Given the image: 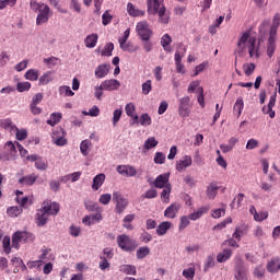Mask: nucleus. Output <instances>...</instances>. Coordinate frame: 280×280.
Listing matches in <instances>:
<instances>
[{
  "label": "nucleus",
  "instance_id": "nucleus-24",
  "mask_svg": "<svg viewBox=\"0 0 280 280\" xmlns=\"http://www.w3.org/2000/svg\"><path fill=\"white\" fill-rule=\"evenodd\" d=\"M163 5V0H148V12L149 14H156L159 8Z\"/></svg>",
  "mask_w": 280,
  "mask_h": 280
},
{
  "label": "nucleus",
  "instance_id": "nucleus-7",
  "mask_svg": "<svg viewBox=\"0 0 280 280\" xmlns=\"http://www.w3.org/2000/svg\"><path fill=\"white\" fill-rule=\"evenodd\" d=\"M190 102H191V98L189 96H184L179 100L178 113H179V116L183 117L184 119L189 117L191 113V105H189Z\"/></svg>",
  "mask_w": 280,
  "mask_h": 280
},
{
  "label": "nucleus",
  "instance_id": "nucleus-6",
  "mask_svg": "<svg viewBox=\"0 0 280 280\" xmlns=\"http://www.w3.org/2000/svg\"><path fill=\"white\" fill-rule=\"evenodd\" d=\"M136 32L140 36L141 40H150L152 36V30H150V24L145 21L138 22L136 25Z\"/></svg>",
  "mask_w": 280,
  "mask_h": 280
},
{
  "label": "nucleus",
  "instance_id": "nucleus-54",
  "mask_svg": "<svg viewBox=\"0 0 280 280\" xmlns=\"http://www.w3.org/2000/svg\"><path fill=\"white\" fill-rule=\"evenodd\" d=\"M266 275V269L264 266L259 265L254 269V277H257V279H264V276Z\"/></svg>",
  "mask_w": 280,
  "mask_h": 280
},
{
  "label": "nucleus",
  "instance_id": "nucleus-8",
  "mask_svg": "<svg viewBox=\"0 0 280 280\" xmlns=\"http://www.w3.org/2000/svg\"><path fill=\"white\" fill-rule=\"evenodd\" d=\"M113 200L116 202V213H124V211H126V207H128V199L124 198L121 192L114 191Z\"/></svg>",
  "mask_w": 280,
  "mask_h": 280
},
{
  "label": "nucleus",
  "instance_id": "nucleus-45",
  "mask_svg": "<svg viewBox=\"0 0 280 280\" xmlns=\"http://www.w3.org/2000/svg\"><path fill=\"white\" fill-rule=\"evenodd\" d=\"M10 244H11L10 236H4L2 240V247L5 255H10V253L12 252V246H10Z\"/></svg>",
  "mask_w": 280,
  "mask_h": 280
},
{
  "label": "nucleus",
  "instance_id": "nucleus-40",
  "mask_svg": "<svg viewBox=\"0 0 280 280\" xmlns=\"http://www.w3.org/2000/svg\"><path fill=\"white\" fill-rule=\"evenodd\" d=\"M183 277H185V279L187 280H194V278L196 277V267L190 266L189 268L184 269Z\"/></svg>",
  "mask_w": 280,
  "mask_h": 280
},
{
  "label": "nucleus",
  "instance_id": "nucleus-33",
  "mask_svg": "<svg viewBox=\"0 0 280 280\" xmlns=\"http://www.w3.org/2000/svg\"><path fill=\"white\" fill-rule=\"evenodd\" d=\"M279 25H280V14L276 13L273 16L272 25L270 27L269 36L277 37V30H279Z\"/></svg>",
  "mask_w": 280,
  "mask_h": 280
},
{
  "label": "nucleus",
  "instance_id": "nucleus-23",
  "mask_svg": "<svg viewBox=\"0 0 280 280\" xmlns=\"http://www.w3.org/2000/svg\"><path fill=\"white\" fill-rule=\"evenodd\" d=\"M156 14H159V21L160 23H163L164 25H167L170 23V13H167V10L164 5H160V8L156 11Z\"/></svg>",
  "mask_w": 280,
  "mask_h": 280
},
{
  "label": "nucleus",
  "instance_id": "nucleus-22",
  "mask_svg": "<svg viewBox=\"0 0 280 280\" xmlns=\"http://www.w3.org/2000/svg\"><path fill=\"white\" fill-rule=\"evenodd\" d=\"M276 49H277V37L269 35L268 45H267V56L269 58H272V56H275Z\"/></svg>",
  "mask_w": 280,
  "mask_h": 280
},
{
  "label": "nucleus",
  "instance_id": "nucleus-39",
  "mask_svg": "<svg viewBox=\"0 0 280 280\" xmlns=\"http://www.w3.org/2000/svg\"><path fill=\"white\" fill-rule=\"evenodd\" d=\"M60 119H62V114L52 113L50 119L47 120V124L48 126H56L57 124H60Z\"/></svg>",
  "mask_w": 280,
  "mask_h": 280
},
{
  "label": "nucleus",
  "instance_id": "nucleus-44",
  "mask_svg": "<svg viewBox=\"0 0 280 280\" xmlns=\"http://www.w3.org/2000/svg\"><path fill=\"white\" fill-rule=\"evenodd\" d=\"M30 89H32V83L30 82H19L16 84V91L19 93H25V91H30Z\"/></svg>",
  "mask_w": 280,
  "mask_h": 280
},
{
  "label": "nucleus",
  "instance_id": "nucleus-63",
  "mask_svg": "<svg viewBox=\"0 0 280 280\" xmlns=\"http://www.w3.org/2000/svg\"><path fill=\"white\" fill-rule=\"evenodd\" d=\"M113 196L110 194H103L100 196L98 198V202L101 205H108V202H110Z\"/></svg>",
  "mask_w": 280,
  "mask_h": 280
},
{
  "label": "nucleus",
  "instance_id": "nucleus-43",
  "mask_svg": "<svg viewBox=\"0 0 280 280\" xmlns=\"http://www.w3.org/2000/svg\"><path fill=\"white\" fill-rule=\"evenodd\" d=\"M60 137H67V132H65V129L62 127H57L51 135L52 141H56L57 139H60Z\"/></svg>",
  "mask_w": 280,
  "mask_h": 280
},
{
  "label": "nucleus",
  "instance_id": "nucleus-4",
  "mask_svg": "<svg viewBox=\"0 0 280 280\" xmlns=\"http://www.w3.org/2000/svg\"><path fill=\"white\" fill-rule=\"evenodd\" d=\"M21 242H34V234L30 232L18 231L12 235V248L19 250L21 248Z\"/></svg>",
  "mask_w": 280,
  "mask_h": 280
},
{
  "label": "nucleus",
  "instance_id": "nucleus-36",
  "mask_svg": "<svg viewBox=\"0 0 280 280\" xmlns=\"http://www.w3.org/2000/svg\"><path fill=\"white\" fill-rule=\"evenodd\" d=\"M40 73L36 69H30L25 72L24 78L25 80H30L31 82H36Z\"/></svg>",
  "mask_w": 280,
  "mask_h": 280
},
{
  "label": "nucleus",
  "instance_id": "nucleus-30",
  "mask_svg": "<svg viewBox=\"0 0 280 280\" xmlns=\"http://www.w3.org/2000/svg\"><path fill=\"white\" fill-rule=\"evenodd\" d=\"M127 12H128L129 16H144L145 15V11L135 8V4H132V2H129L127 4Z\"/></svg>",
  "mask_w": 280,
  "mask_h": 280
},
{
  "label": "nucleus",
  "instance_id": "nucleus-57",
  "mask_svg": "<svg viewBox=\"0 0 280 280\" xmlns=\"http://www.w3.org/2000/svg\"><path fill=\"white\" fill-rule=\"evenodd\" d=\"M140 125L141 126H152V117H150L148 114H142L140 116Z\"/></svg>",
  "mask_w": 280,
  "mask_h": 280
},
{
  "label": "nucleus",
  "instance_id": "nucleus-60",
  "mask_svg": "<svg viewBox=\"0 0 280 280\" xmlns=\"http://www.w3.org/2000/svg\"><path fill=\"white\" fill-rule=\"evenodd\" d=\"M159 196V192L156 189H149L144 192V195L141 196V198H147L148 200H152V198H156Z\"/></svg>",
  "mask_w": 280,
  "mask_h": 280
},
{
  "label": "nucleus",
  "instance_id": "nucleus-11",
  "mask_svg": "<svg viewBox=\"0 0 280 280\" xmlns=\"http://www.w3.org/2000/svg\"><path fill=\"white\" fill-rule=\"evenodd\" d=\"M275 104H277V93L271 95L268 105L262 107L264 115H269L270 119H275L276 116L275 110H272Z\"/></svg>",
  "mask_w": 280,
  "mask_h": 280
},
{
  "label": "nucleus",
  "instance_id": "nucleus-28",
  "mask_svg": "<svg viewBox=\"0 0 280 280\" xmlns=\"http://www.w3.org/2000/svg\"><path fill=\"white\" fill-rule=\"evenodd\" d=\"M104 180H106L105 174L101 173V174L96 175L93 178V184H92L93 191H97L100 189V187H102V185H104Z\"/></svg>",
  "mask_w": 280,
  "mask_h": 280
},
{
  "label": "nucleus",
  "instance_id": "nucleus-17",
  "mask_svg": "<svg viewBox=\"0 0 280 280\" xmlns=\"http://www.w3.org/2000/svg\"><path fill=\"white\" fill-rule=\"evenodd\" d=\"M109 71H110V65L102 63L96 67L94 74H95V78H97V80H102V78H106L108 75Z\"/></svg>",
  "mask_w": 280,
  "mask_h": 280
},
{
  "label": "nucleus",
  "instance_id": "nucleus-46",
  "mask_svg": "<svg viewBox=\"0 0 280 280\" xmlns=\"http://www.w3.org/2000/svg\"><path fill=\"white\" fill-rule=\"evenodd\" d=\"M59 94L66 95V97H73L75 95L74 92L71 91V88L69 85H62L59 88Z\"/></svg>",
  "mask_w": 280,
  "mask_h": 280
},
{
  "label": "nucleus",
  "instance_id": "nucleus-51",
  "mask_svg": "<svg viewBox=\"0 0 280 280\" xmlns=\"http://www.w3.org/2000/svg\"><path fill=\"white\" fill-rule=\"evenodd\" d=\"M113 49H115V45L113 43H107L102 50L101 56H113Z\"/></svg>",
  "mask_w": 280,
  "mask_h": 280
},
{
  "label": "nucleus",
  "instance_id": "nucleus-9",
  "mask_svg": "<svg viewBox=\"0 0 280 280\" xmlns=\"http://www.w3.org/2000/svg\"><path fill=\"white\" fill-rule=\"evenodd\" d=\"M51 15V9L49 5L44 4L42 7V10L38 11L37 18H36V25H43L44 23H47L49 21V16Z\"/></svg>",
  "mask_w": 280,
  "mask_h": 280
},
{
  "label": "nucleus",
  "instance_id": "nucleus-13",
  "mask_svg": "<svg viewBox=\"0 0 280 280\" xmlns=\"http://www.w3.org/2000/svg\"><path fill=\"white\" fill-rule=\"evenodd\" d=\"M178 211H180V203L174 202L165 209L164 218L174 220V218H176V215H178Z\"/></svg>",
  "mask_w": 280,
  "mask_h": 280
},
{
  "label": "nucleus",
  "instance_id": "nucleus-64",
  "mask_svg": "<svg viewBox=\"0 0 280 280\" xmlns=\"http://www.w3.org/2000/svg\"><path fill=\"white\" fill-rule=\"evenodd\" d=\"M36 170H40L42 172H45L47 170V162H45L43 159H38L35 162Z\"/></svg>",
  "mask_w": 280,
  "mask_h": 280
},
{
  "label": "nucleus",
  "instance_id": "nucleus-58",
  "mask_svg": "<svg viewBox=\"0 0 280 280\" xmlns=\"http://www.w3.org/2000/svg\"><path fill=\"white\" fill-rule=\"evenodd\" d=\"M113 22V15L109 11H105L102 15V23L103 25H109Z\"/></svg>",
  "mask_w": 280,
  "mask_h": 280
},
{
  "label": "nucleus",
  "instance_id": "nucleus-37",
  "mask_svg": "<svg viewBox=\"0 0 280 280\" xmlns=\"http://www.w3.org/2000/svg\"><path fill=\"white\" fill-rule=\"evenodd\" d=\"M172 194V184H167L162 190L161 200L167 205L170 202V195Z\"/></svg>",
  "mask_w": 280,
  "mask_h": 280
},
{
  "label": "nucleus",
  "instance_id": "nucleus-1",
  "mask_svg": "<svg viewBox=\"0 0 280 280\" xmlns=\"http://www.w3.org/2000/svg\"><path fill=\"white\" fill-rule=\"evenodd\" d=\"M248 49L249 58H259V45H257V37L250 36V33L245 32L238 38L236 54L242 56L244 54V49Z\"/></svg>",
  "mask_w": 280,
  "mask_h": 280
},
{
  "label": "nucleus",
  "instance_id": "nucleus-53",
  "mask_svg": "<svg viewBox=\"0 0 280 280\" xmlns=\"http://www.w3.org/2000/svg\"><path fill=\"white\" fill-rule=\"evenodd\" d=\"M44 5L46 4L43 2H37L36 0H31L30 2V7H31V10H33V12H39Z\"/></svg>",
  "mask_w": 280,
  "mask_h": 280
},
{
  "label": "nucleus",
  "instance_id": "nucleus-56",
  "mask_svg": "<svg viewBox=\"0 0 280 280\" xmlns=\"http://www.w3.org/2000/svg\"><path fill=\"white\" fill-rule=\"evenodd\" d=\"M255 63H245L243 65V70L245 75H253V73L255 72Z\"/></svg>",
  "mask_w": 280,
  "mask_h": 280
},
{
  "label": "nucleus",
  "instance_id": "nucleus-55",
  "mask_svg": "<svg viewBox=\"0 0 280 280\" xmlns=\"http://www.w3.org/2000/svg\"><path fill=\"white\" fill-rule=\"evenodd\" d=\"M84 207H85L86 211L100 212V206L93 201H85Z\"/></svg>",
  "mask_w": 280,
  "mask_h": 280
},
{
  "label": "nucleus",
  "instance_id": "nucleus-5",
  "mask_svg": "<svg viewBox=\"0 0 280 280\" xmlns=\"http://www.w3.org/2000/svg\"><path fill=\"white\" fill-rule=\"evenodd\" d=\"M117 244L121 250H125V253H132V250L137 248V243L126 234L117 236Z\"/></svg>",
  "mask_w": 280,
  "mask_h": 280
},
{
  "label": "nucleus",
  "instance_id": "nucleus-10",
  "mask_svg": "<svg viewBox=\"0 0 280 280\" xmlns=\"http://www.w3.org/2000/svg\"><path fill=\"white\" fill-rule=\"evenodd\" d=\"M116 171L120 176H127V178L137 176V168L132 165H118Z\"/></svg>",
  "mask_w": 280,
  "mask_h": 280
},
{
  "label": "nucleus",
  "instance_id": "nucleus-38",
  "mask_svg": "<svg viewBox=\"0 0 280 280\" xmlns=\"http://www.w3.org/2000/svg\"><path fill=\"white\" fill-rule=\"evenodd\" d=\"M119 270L124 272V275H137V267L132 265H121Z\"/></svg>",
  "mask_w": 280,
  "mask_h": 280
},
{
  "label": "nucleus",
  "instance_id": "nucleus-31",
  "mask_svg": "<svg viewBox=\"0 0 280 280\" xmlns=\"http://www.w3.org/2000/svg\"><path fill=\"white\" fill-rule=\"evenodd\" d=\"M161 45L164 49V51H172V36H170V34H164L161 38Z\"/></svg>",
  "mask_w": 280,
  "mask_h": 280
},
{
  "label": "nucleus",
  "instance_id": "nucleus-16",
  "mask_svg": "<svg viewBox=\"0 0 280 280\" xmlns=\"http://www.w3.org/2000/svg\"><path fill=\"white\" fill-rule=\"evenodd\" d=\"M101 84L104 91H117L121 86V83L117 79L105 80Z\"/></svg>",
  "mask_w": 280,
  "mask_h": 280
},
{
  "label": "nucleus",
  "instance_id": "nucleus-20",
  "mask_svg": "<svg viewBox=\"0 0 280 280\" xmlns=\"http://www.w3.org/2000/svg\"><path fill=\"white\" fill-rule=\"evenodd\" d=\"M233 257V249L225 248L217 255L218 264H224L229 261V259Z\"/></svg>",
  "mask_w": 280,
  "mask_h": 280
},
{
  "label": "nucleus",
  "instance_id": "nucleus-59",
  "mask_svg": "<svg viewBox=\"0 0 280 280\" xmlns=\"http://www.w3.org/2000/svg\"><path fill=\"white\" fill-rule=\"evenodd\" d=\"M150 91H152V80H147L142 84V93L143 95H150Z\"/></svg>",
  "mask_w": 280,
  "mask_h": 280
},
{
  "label": "nucleus",
  "instance_id": "nucleus-19",
  "mask_svg": "<svg viewBox=\"0 0 280 280\" xmlns=\"http://www.w3.org/2000/svg\"><path fill=\"white\" fill-rule=\"evenodd\" d=\"M191 156L185 155L182 160H178L176 162V170L177 172H183L184 170H187V167H191Z\"/></svg>",
  "mask_w": 280,
  "mask_h": 280
},
{
  "label": "nucleus",
  "instance_id": "nucleus-25",
  "mask_svg": "<svg viewBox=\"0 0 280 280\" xmlns=\"http://www.w3.org/2000/svg\"><path fill=\"white\" fill-rule=\"evenodd\" d=\"M218 189H220L218 182L210 183V185L207 187V197L209 200L215 199V196H218Z\"/></svg>",
  "mask_w": 280,
  "mask_h": 280
},
{
  "label": "nucleus",
  "instance_id": "nucleus-47",
  "mask_svg": "<svg viewBox=\"0 0 280 280\" xmlns=\"http://www.w3.org/2000/svg\"><path fill=\"white\" fill-rule=\"evenodd\" d=\"M4 150H8L10 156H14L16 154V142L8 141L4 144Z\"/></svg>",
  "mask_w": 280,
  "mask_h": 280
},
{
  "label": "nucleus",
  "instance_id": "nucleus-35",
  "mask_svg": "<svg viewBox=\"0 0 280 280\" xmlns=\"http://www.w3.org/2000/svg\"><path fill=\"white\" fill-rule=\"evenodd\" d=\"M91 145H93V143H91V140L89 139H85L81 142L80 151L83 156H89V152H91Z\"/></svg>",
  "mask_w": 280,
  "mask_h": 280
},
{
  "label": "nucleus",
  "instance_id": "nucleus-29",
  "mask_svg": "<svg viewBox=\"0 0 280 280\" xmlns=\"http://www.w3.org/2000/svg\"><path fill=\"white\" fill-rule=\"evenodd\" d=\"M98 38L100 36L95 33L88 35L84 39L85 47H88V49H93V47L97 45Z\"/></svg>",
  "mask_w": 280,
  "mask_h": 280
},
{
  "label": "nucleus",
  "instance_id": "nucleus-42",
  "mask_svg": "<svg viewBox=\"0 0 280 280\" xmlns=\"http://www.w3.org/2000/svg\"><path fill=\"white\" fill-rule=\"evenodd\" d=\"M159 145V142L156 141V138L150 137L144 142V150H152V148H156Z\"/></svg>",
  "mask_w": 280,
  "mask_h": 280
},
{
  "label": "nucleus",
  "instance_id": "nucleus-2",
  "mask_svg": "<svg viewBox=\"0 0 280 280\" xmlns=\"http://www.w3.org/2000/svg\"><path fill=\"white\" fill-rule=\"evenodd\" d=\"M60 212V205L46 200L42 203V208L37 210L35 222L37 226H45L49 215H58Z\"/></svg>",
  "mask_w": 280,
  "mask_h": 280
},
{
  "label": "nucleus",
  "instance_id": "nucleus-14",
  "mask_svg": "<svg viewBox=\"0 0 280 280\" xmlns=\"http://www.w3.org/2000/svg\"><path fill=\"white\" fill-rule=\"evenodd\" d=\"M153 185L158 189H163V188L167 187V185H170V173H164V174L159 175L155 178Z\"/></svg>",
  "mask_w": 280,
  "mask_h": 280
},
{
  "label": "nucleus",
  "instance_id": "nucleus-61",
  "mask_svg": "<svg viewBox=\"0 0 280 280\" xmlns=\"http://www.w3.org/2000/svg\"><path fill=\"white\" fill-rule=\"evenodd\" d=\"M10 62V56L8 52L2 51L0 54V67H5Z\"/></svg>",
  "mask_w": 280,
  "mask_h": 280
},
{
  "label": "nucleus",
  "instance_id": "nucleus-32",
  "mask_svg": "<svg viewBox=\"0 0 280 280\" xmlns=\"http://www.w3.org/2000/svg\"><path fill=\"white\" fill-rule=\"evenodd\" d=\"M233 110L237 118L242 117V110H244V98L242 96L236 100Z\"/></svg>",
  "mask_w": 280,
  "mask_h": 280
},
{
  "label": "nucleus",
  "instance_id": "nucleus-26",
  "mask_svg": "<svg viewBox=\"0 0 280 280\" xmlns=\"http://www.w3.org/2000/svg\"><path fill=\"white\" fill-rule=\"evenodd\" d=\"M0 128H3L4 130H8L9 132H16V125L12 122V119L7 118L0 120Z\"/></svg>",
  "mask_w": 280,
  "mask_h": 280
},
{
  "label": "nucleus",
  "instance_id": "nucleus-18",
  "mask_svg": "<svg viewBox=\"0 0 280 280\" xmlns=\"http://www.w3.org/2000/svg\"><path fill=\"white\" fill-rule=\"evenodd\" d=\"M280 270V258L279 257H272L267 262V272H270L271 275H275L279 272Z\"/></svg>",
  "mask_w": 280,
  "mask_h": 280
},
{
  "label": "nucleus",
  "instance_id": "nucleus-41",
  "mask_svg": "<svg viewBox=\"0 0 280 280\" xmlns=\"http://www.w3.org/2000/svg\"><path fill=\"white\" fill-rule=\"evenodd\" d=\"M148 255H150V247L148 246L140 247L136 253L137 259H145Z\"/></svg>",
  "mask_w": 280,
  "mask_h": 280
},
{
  "label": "nucleus",
  "instance_id": "nucleus-62",
  "mask_svg": "<svg viewBox=\"0 0 280 280\" xmlns=\"http://www.w3.org/2000/svg\"><path fill=\"white\" fill-rule=\"evenodd\" d=\"M154 163L156 165H163V163H165V155L163 154V152L155 153Z\"/></svg>",
  "mask_w": 280,
  "mask_h": 280
},
{
  "label": "nucleus",
  "instance_id": "nucleus-3",
  "mask_svg": "<svg viewBox=\"0 0 280 280\" xmlns=\"http://www.w3.org/2000/svg\"><path fill=\"white\" fill-rule=\"evenodd\" d=\"M208 212H209V207H201L197 211L190 213L188 217L187 215L180 217L178 230L185 231V229L188 228L190 224L189 220H192V221L200 220V217L205 215V213H208Z\"/></svg>",
  "mask_w": 280,
  "mask_h": 280
},
{
  "label": "nucleus",
  "instance_id": "nucleus-12",
  "mask_svg": "<svg viewBox=\"0 0 280 280\" xmlns=\"http://www.w3.org/2000/svg\"><path fill=\"white\" fill-rule=\"evenodd\" d=\"M104 218L102 217V212H96L95 214L85 215L82 219V222L85 226H93V224H97V222H102Z\"/></svg>",
  "mask_w": 280,
  "mask_h": 280
},
{
  "label": "nucleus",
  "instance_id": "nucleus-21",
  "mask_svg": "<svg viewBox=\"0 0 280 280\" xmlns=\"http://www.w3.org/2000/svg\"><path fill=\"white\" fill-rule=\"evenodd\" d=\"M36 180H38V176L32 174V175H26L24 177H21L19 179V183L20 185H22V187H32V185H34Z\"/></svg>",
  "mask_w": 280,
  "mask_h": 280
},
{
  "label": "nucleus",
  "instance_id": "nucleus-48",
  "mask_svg": "<svg viewBox=\"0 0 280 280\" xmlns=\"http://www.w3.org/2000/svg\"><path fill=\"white\" fill-rule=\"evenodd\" d=\"M15 133V138L18 139V141H25V139H27V130L26 129H19V127L16 128V130L14 131Z\"/></svg>",
  "mask_w": 280,
  "mask_h": 280
},
{
  "label": "nucleus",
  "instance_id": "nucleus-15",
  "mask_svg": "<svg viewBox=\"0 0 280 280\" xmlns=\"http://www.w3.org/2000/svg\"><path fill=\"white\" fill-rule=\"evenodd\" d=\"M234 270L236 280H248V278L246 277V267L244 266V261L238 260Z\"/></svg>",
  "mask_w": 280,
  "mask_h": 280
},
{
  "label": "nucleus",
  "instance_id": "nucleus-52",
  "mask_svg": "<svg viewBox=\"0 0 280 280\" xmlns=\"http://www.w3.org/2000/svg\"><path fill=\"white\" fill-rule=\"evenodd\" d=\"M51 82V72H46L39 78V85L45 86Z\"/></svg>",
  "mask_w": 280,
  "mask_h": 280
},
{
  "label": "nucleus",
  "instance_id": "nucleus-50",
  "mask_svg": "<svg viewBox=\"0 0 280 280\" xmlns=\"http://www.w3.org/2000/svg\"><path fill=\"white\" fill-rule=\"evenodd\" d=\"M125 113L128 117H132L135 113H137V106H135V103H128L125 106Z\"/></svg>",
  "mask_w": 280,
  "mask_h": 280
},
{
  "label": "nucleus",
  "instance_id": "nucleus-49",
  "mask_svg": "<svg viewBox=\"0 0 280 280\" xmlns=\"http://www.w3.org/2000/svg\"><path fill=\"white\" fill-rule=\"evenodd\" d=\"M213 266H215V259L213 256H208L203 265V272H208L210 268H213Z\"/></svg>",
  "mask_w": 280,
  "mask_h": 280
},
{
  "label": "nucleus",
  "instance_id": "nucleus-27",
  "mask_svg": "<svg viewBox=\"0 0 280 280\" xmlns=\"http://www.w3.org/2000/svg\"><path fill=\"white\" fill-rule=\"evenodd\" d=\"M172 229V222L170 221H164L162 223H160L156 228V235H159L160 237L165 235L167 233V231H170Z\"/></svg>",
  "mask_w": 280,
  "mask_h": 280
},
{
  "label": "nucleus",
  "instance_id": "nucleus-34",
  "mask_svg": "<svg viewBox=\"0 0 280 280\" xmlns=\"http://www.w3.org/2000/svg\"><path fill=\"white\" fill-rule=\"evenodd\" d=\"M23 213V208L19 206H12L7 209V214L9 218H19Z\"/></svg>",
  "mask_w": 280,
  "mask_h": 280
}]
</instances>
